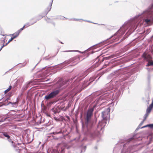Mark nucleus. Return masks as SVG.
Returning <instances> with one entry per match:
<instances>
[{
	"label": "nucleus",
	"instance_id": "nucleus-1",
	"mask_svg": "<svg viewBox=\"0 0 153 153\" xmlns=\"http://www.w3.org/2000/svg\"><path fill=\"white\" fill-rule=\"evenodd\" d=\"M94 110V107L89 108L87 111L86 117L85 119V125L87 129L85 134L92 138L97 136L100 133V131H102L103 132V128L106 123V121L110 117V109L108 108L102 112V117L103 120L99 122L97 130H95L94 127L97 122V118L95 117L94 119H91Z\"/></svg>",
	"mask_w": 153,
	"mask_h": 153
},
{
	"label": "nucleus",
	"instance_id": "nucleus-2",
	"mask_svg": "<svg viewBox=\"0 0 153 153\" xmlns=\"http://www.w3.org/2000/svg\"><path fill=\"white\" fill-rule=\"evenodd\" d=\"M59 92L60 91L59 90L52 91L45 96L44 99L48 100L55 98L56 97Z\"/></svg>",
	"mask_w": 153,
	"mask_h": 153
},
{
	"label": "nucleus",
	"instance_id": "nucleus-3",
	"mask_svg": "<svg viewBox=\"0 0 153 153\" xmlns=\"http://www.w3.org/2000/svg\"><path fill=\"white\" fill-rule=\"evenodd\" d=\"M79 59L78 58L76 57H75L72 58L66 61L63 63H62L60 64V65L61 66V68L64 67L65 65H67L71 62H76L75 64H77L78 62H77L79 60Z\"/></svg>",
	"mask_w": 153,
	"mask_h": 153
},
{
	"label": "nucleus",
	"instance_id": "nucleus-4",
	"mask_svg": "<svg viewBox=\"0 0 153 153\" xmlns=\"http://www.w3.org/2000/svg\"><path fill=\"white\" fill-rule=\"evenodd\" d=\"M116 85H115V86H113V84H112V82L109 83L107 85L105 88L104 89V90H103L102 91L105 90L104 92H105L108 91H110L113 89L114 88H117L118 86H116Z\"/></svg>",
	"mask_w": 153,
	"mask_h": 153
},
{
	"label": "nucleus",
	"instance_id": "nucleus-5",
	"mask_svg": "<svg viewBox=\"0 0 153 153\" xmlns=\"http://www.w3.org/2000/svg\"><path fill=\"white\" fill-rule=\"evenodd\" d=\"M102 43V42H101L99 43L98 44H96L94 45H93V46H92L90 48H88V49H87V50H86L84 52H82L79 51L78 50L66 51H64V52H70L74 51V52H79V53H84L86 51H87L89 49V48H92L93 47H94L97 46V47H100V46H99V45H100Z\"/></svg>",
	"mask_w": 153,
	"mask_h": 153
},
{
	"label": "nucleus",
	"instance_id": "nucleus-6",
	"mask_svg": "<svg viewBox=\"0 0 153 153\" xmlns=\"http://www.w3.org/2000/svg\"><path fill=\"white\" fill-rule=\"evenodd\" d=\"M53 0H52L51 3L50 4L49 6L47 8V10L45 12L46 15L48 12L50 11L51 8V6L52 4L53 1Z\"/></svg>",
	"mask_w": 153,
	"mask_h": 153
},
{
	"label": "nucleus",
	"instance_id": "nucleus-7",
	"mask_svg": "<svg viewBox=\"0 0 153 153\" xmlns=\"http://www.w3.org/2000/svg\"><path fill=\"white\" fill-rule=\"evenodd\" d=\"M153 107V104H150L149 106L147 108L146 111V112L149 114L152 108Z\"/></svg>",
	"mask_w": 153,
	"mask_h": 153
},
{
	"label": "nucleus",
	"instance_id": "nucleus-8",
	"mask_svg": "<svg viewBox=\"0 0 153 153\" xmlns=\"http://www.w3.org/2000/svg\"><path fill=\"white\" fill-rule=\"evenodd\" d=\"M1 133L4 136L7 137V140L10 139L11 137H10V136L8 134L7 132H2Z\"/></svg>",
	"mask_w": 153,
	"mask_h": 153
},
{
	"label": "nucleus",
	"instance_id": "nucleus-9",
	"mask_svg": "<svg viewBox=\"0 0 153 153\" xmlns=\"http://www.w3.org/2000/svg\"><path fill=\"white\" fill-rule=\"evenodd\" d=\"M10 144L13 147H15L16 146V145H19V143H17L15 142L13 139V140L11 141V142L10 143Z\"/></svg>",
	"mask_w": 153,
	"mask_h": 153
},
{
	"label": "nucleus",
	"instance_id": "nucleus-10",
	"mask_svg": "<svg viewBox=\"0 0 153 153\" xmlns=\"http://www.w3.org/2000/svg\"><path fill=\"white\" fill-rule=\"evenodd\" d=\"M125 144L123 145V149L121 153H129L130 150L129 149H127L126 151V148L125 147Z\"/></svg>",
	"mask_w": 153,
	"mask_h": 153
},
{
	"label": "nucleus",
	"instance_id": "nucleus-11",
	"mask_svg": "<svg viewBox=\"0 0 153 153\" xmlns=\"http://www.w3.org/2000/svg\"><path fill=\"white\" fill-rule=\"evenodd\" d=\"M31 83V81L27 82L23 86V88L25 89H26L29 86L30 83Z\"/></svg>",
	"mask_w": 153,
	"mask_h": 153
},
{
	"label": "nucleus",
	"instance_id": "nucleus-12",
	"mask_svg": "<svg viewBox=\"0 0 153 153\" xmlns=\"http://www.w3.org/2000/svg\"><path fill=\"white\" fill-rule=\"evenodd\" d=\"M6 39V37H4V38H1L0 39V45H5L4 44V43L5 42V40Z\"/></svg>",
	"mask_w": 153,
	"mask_h": 153
},
{
	"label": "nucleus",
	"instance_id": "nucleus-13",
	"mask_svg": "<svg viewBox=\"0 0 153 153\" xmlns=\"http://www.w3.org/2000/svg\"><path fill=\"white\" fill-rule=\"evenodd\" d=\"M120 55L118 53H116L115 54H113L111 55H110L109 56L107 57V58L108 59L112 58L117 56H119Z\"/></svg>",
	"mask_w": 153,
	"mask_h": 153
},
{
	"label": "nucleus",
	"instance_id": "nucleus-14",
	"mask_svg": "<svg viewBox=\"0 0 153 153\" xmlns=\"http://www.w3.org/2000/svg\"><path fill=\"white\" fill-rule=\"evenodd\" d=\"M19 34V33L16 32L15 33L12 35V37L11 38L13 39L17 37L18 36Z\"/></svg>",
	"mask_w": 153,
	"mask_h": 153
},
{
	"label": "nucleus",
	"instance_id": "nucleus-15",
	"mask_svg": "<svg viewBox=\"0 0 153 153\" xmlns=\"http://www.w3.org/2000/svg\"><path fill=\"white\" fill-rule=\"evenodd\" d=\"M36 22H37L36 21H35L33 22L32 23L27 22L25 24V25L26 27H27L30 25H33L34 24L36 23Z\"/></svg>",
	"mask_w": 153,
	"mask_h": 153
},
{
	"label": "nucleus",
	"instance_id": "nucleus-16",
	"mask_svg": "<svg viewBox=\"0 0 153 153\" xmlns=\"http://www.w3.org/2000/svg\"><path fill=\"white\" fill-rule=\"evenodd\" d=\"M19 145H16L15 147H13L14 150L18 153H20V149H19V147H18V146Z\"/></svg>",
	"mask_w": 153,
	"mask_h": 153
},
{
	"label": "nucleus",
	"instance_id": "nucleus-17",
	"mask_svg": "<svg viewBox=\"0 0 153 153\" xmlns=\"http://www.w3.org/2000/svg\"><path fill=\"white\" fill-rule=\"evenodd\" d=\"M145 121V120H143L140 123V124L138 126V127L136 129V130H137L138 129H139L140 128H141V127H140V126L143 124Z\"/></svg>",
	"mask_w": 153,
	"mask_h": 153
},
{
	"label": "nucleus",
	"instance_id": "nucleus-18",
	"mask_svg": "<svg viewBox=\"0 0 153 153\" xmlns=\"http://www.w3.org/2000/svg\"><path fill=\"white\" fill-rule=\"evenodd\" d=\"M135 139H137V137H136V135H133L132 137L128 139V142H130L132 140Z\"/></svg>",
	"mask_w": 153,
	"mask_h": 153
},
{
	"label": "nucleus",
	"instance_id": "nucleus-19",
	"mask_svg": "<svg viewBox=\"0 0 153 153\" xmlns=\"http://www.w3.org/2000/svg\"><path fill=\"white\" fill-rule=\"evenodd\" d=\"M11 88H12L11 86L10 85L9 86V87H8V88L4 91L5 94H6L7 92H8L11 89Z\"/></svg>",
	"mask_w": 153,
	"mask_h": 153
},
{
	"label": "nucleus",
	"instance_id": "nucleus-20",
	"mask_svg": "<svg viewBox=\"0 0 153 153\" xmlns=\"http://www.w3.org/2000/svg\"><path fill=\"white\" fill-rule=\"evenodd\" d=\"M153 65V61H149L148 62V63L146 65V66H149L150 65Z\"/></svg>",
	"mask_w": 153,
	"mask_h": 153
},
{
	"label": "nucleus",
	"instance_id": "nucleus-21",
	"mask_svg": "<svg viewBox=\"0 0 153 153\" xmlns=\"http://www.w3.org/2000/svg\"><path fill=\"white\" fill-rule=\"evenodd\" d=\"M86 149V146H84L82 148L80 153H82V152H85Z\"/></svg>",
	"mask_w": 153,
	"mask_h": 153
},
{
	"label": "nucleus",
	"instance_id": "nucleus-22",
	"mask_svg": "<svg viewBox=\"0 0 153 153\" xmlns=\"http://www.w3.org/2000/svg\"><path fill=\"white\" fill-rule=\"evenodd\" d=\"M142 56L145 59L147 60L148 59V57H150V56H147L146 55L145 53H144L143 55Z\"/></svg>",
	"mask_w": 153,
	"mask_h": 153
},
{
	"label": "nucleus",
	"instance_id": "nucleus-23",
	"mask_svg": "<svg viewBox=\"0 0 153 153\" xmlns=\"http://www.w3.org/2000/svg\"><path fill=\"white\" fill-rule=\"evenodd\" d=\"M149 114V113H147L146 112L145 114L144 115V119H143V120H146L147 117L148 116Z\"/></svg>",
	"mask_w": 153,
	"mask_h": 153
},
{
	"label": "nucleus",
	"instance_id": "nucleus-24",
	"mask_svg": "<svg viewBox=\"0 0 153 153\" xmlns=\"http://www.w3.org/2000/svg\"><path fill=\"white\" fill-rule=\"evenodd\" d=\"M109 64V62H105L104 64V68H105L107 66H108V64Z\"/></svg>",
	"mask_w": 153,
	"mask_h": 153
},
{
	"label": "nucleus",
	"instance_id": "nucleus-25",
	"mask_svg": "<svg viewBox=\"0 0 153 153\" xmlns=\"http://www.w3.org/2000/svg\"><path fill=\"white\" fill-rule=\"evenodd\" d=\"M72 19H73L74 20H75V21H80V20H82L83 21V20L82 19H75V18H74L73 19H69V20H72Z\"/></svg>",
	"mask_w": 153,
	"mask_h": 153
},
{
	"label": "nucleus",
	"instance_id": "nucleus-26",
	"mask_svg": "<svg viewBox=\"0 0 153 153\" xmlns=\"http://www.w3.org/2000/svg\"><path fill=\"white\" fill-rule=\"evenodd\" d=\"M45 20L48 22H50L51 21L50 19L48 18H45Z\"/></svg>",
	"mask_w": 153,
	"mask_h": 153
},
{
	"label": "nucleus",
	"instance_id": "nucleus-27",
	"mask_svg": "<svg viewBox=\"0 0 153 153\" xmlns=\"http://www.w3.org/2000/svg\"><path fill=\"white\" fill-rule=\"evenodd\" d=\"M13 39L11 38V39L9 40L8 42L7 43H6V44L5 45V46H6Z\"/></svg>",
	"mask_w": 153,
	"mask_h": 153
},
{
	"label": "nucleus",
	"instance_id": "nucleus-28",
	"mask_svg": "<svg viewBox=\"0 0 153 153\" xmlns=\"http://www.w3.org/2000/svg\"><path fill=\"white\" fill-rule=\"evenodd\" d=\"M62 133L61 132L59 131V132H53L52 133V134H53L55 135V134H60V133Z\"/></svg>",
	"mask_w": 153,
	"mask_h": 153
},
{
	"label": "nucleus",
	"instance_id": "nucleus-29",
	"mask_svg": "<svg viewBox=\"0 0 153 153\" xmlns=\"http://www.w3.org/2000/svg\"><path fill=\"white\" fill-rule=\"evenodd\" d=\"M94 79H95L94 78H90L89 80V81H90V82L94 81Z\"/></svg>",
	"mask_w": 153,
	"mask_h": 153
},
{
	"label": "nucleus",
	"instance_id": "nucleus-30",
	"mask_svg": "<svg viewBox=\"0 0 153 153\" xmlns=\"http://www.w3.org/2000/svg\"><path fill=\"white\" fill-rule=\"evenodd\" d=\"M67 148H65V149H63L62 150V153H63V152L65 151H67L68 150Z\"/></svg>",
	"mask_w": 153,
	"mask_h": 153
},
{
	"label": "nucleus",
	"instance_id": "nucleus-31",
	"mask_svg": "<svg viewBox=\"0 0 153 153\" xmlns=\"http://www.w3.org/2000/svg\"><path fill=\"white\" fill-rule=\"evenodd\" d=\"M150 127V126L149 125V124L147 125H146V126H143L142 127H141V128H145V127Z\"/></svg>",
	"mask_w": 153,
	"mask_h": 153
},
{
	"label": "nucleus",
	"instance_id": "nucleus-32",
	"mask_svg": "<svg viewBox=\"0 0 153 153\" xmlns=\"http://www.w3.org/2000/svg\"><path fill=\"white\" fill-rule=\"evenodd\" d=\"M23 30V28H21L19 29L18 30L16 31L17 32H19V34Z\"/></svg>",
	"mask_w": 153,
	"mask_h": 153
},
{
	"label": "nucleus",
	"instance_id": "nucleus-33",
	"mask_svg": "<svg viewBox=\"0 0 153 153\" xmlns=\"http://www.w3.org/2000/svg\"><path fill=\"white\" fill-rule=\"evenodd\" d=\"M13 139L11 137L10 139H9L7 140L8 142H9V143H10L11 142V141L13 140Z\"/></svg>",
	"mask_w": 153,
	"mask_h": 153
},
{
	"label": "nucleus",
	"instance_id": "nucleus-34",
	"mask_svg": "<svg viewBox=\"0 0 153 153\" xmlns=\"http://www.w3.org/2000/svg\"><path fill=\"white\" fill-rule=\"evenodd\" d=\"M51 110H52V111L53 112H54V114H56L57 113V111H55L54 108H52Z\"/></svg>",
	"mask_w": 153,
	"mask_h": 153
},
{
	"label": "nucleus",
	"instance_id": "nucleus-35",
	"mask_svg": "<svg viewBox=\"0 0 153 153\" xmlns=\"http://www.w3.org/2000/svg\"><path fill=\"white\" fill-rule=\"evenodd\" d=\"M10 104H11L12 105H13V102H9L7 104H4V105H9Z\"/></svg>",
	"mask_w": 153,
	"mask_h": 153
},
{
	"label": "nucleus",
	"instance_id": "nucleus-36",
	"mask_svg": "<svg viewBox=\"0 0 153 153\" xmlns=\"http://www.w3.org/2000/svg\"><path fill=\"white\" fill-rule=\"evenodd\" d=\"M68 82V81H67V80L63 82V84L64 85L65 84H66V83H67V82Z\"/></svg>",
	"mask_w": 153,
	"mask_h": 153
},
{
	"label": "nucleus",
	"instance_id": "nucleus-37",
	"mask_svg": "<svg viewBox=\"0 0 153 153\" xmlns=\"http://www.w3.org/2000/svg\"><path fill=\"white\" fill-rule=\"evenodd\" d=\"M5 119H6V118H4V119L0 120V122H3L5 120Z\"/></svg>",
	"mask_w": 153,
	"mask_h": 153
},
{
	"label": "nucleus",
	"instance_id": "nucleus-38",
	"mask_svg": "<svg viewBox=\"0 0 153 153\" xmlns=\"http://www.w3.org/2000/svg\"><path fill=\"white\" fill-rule=\"evenodd\" d=\"M10 98H6L4 101V102H6V101H7L8 100H10Z\"/></svg>",
	"mask_w": 153,
	"mask_h": 153
},
{
	"label": "nucleus",
	"instance_id": "nucleus-39",
	"mask_svg": "<svg viewBox=\"0 0 153 153\" xmlns=\"http://www.w3.org/2000/svg\"><path fill=\"white\" fill-rule=\"evenodd\" d=\"M149 125L150 126V127L151 128H153V124H149Z\"/></svg>",
	"mask_w": 153,
	"mask_h": 153
},
{
	"label": "nucleus",
	"instance_id": "nucleus-40",
	"mask_svg": "<svg viewBox=\"0 0 153 153\" xmlns=\"http://www.w3.org/2000/svg\"><path fill=\"white\" fill-rule=\"evenodd\" d=\"M83 21H85V22H91V23H93V22H91L90 21H88V20H83ZM94 23V24H95V23Z\"/></svg>",
	"mask_w": 153,
	"mask_h": 153
},
{
	"label": "nucleus",
	"instance_id": "nucleus-41",
	"mask_svg": "<svg viewBox=\"0 0 153 153\" xmlns=\"http://www.w3.org/2000/svg\"><path fill=\"white\" fill-rule=\"evenodd\" d=\"M17 104V103L16 102H13V105H16Z\"/></svg>",
	"mask_w": 153,
	"mask_h": 153
},
{
	"label": "nucleus",
	"instance_id": "nucleus-42",
	"mask_svg": "<svg viewBox=\"0 0 153 153\" xmlns=\"http://www.w3.org/2000/svg\"><path fill=\"white\" fill-rule=\"evenodd\" d=\"M3 134H0V137L1 138H3V137H2V136H3Z\"/></svg>",
	"mask_w": 153,
	"mask_h": 153
},
{
	"label": "nucleus",
	"instance_id": "nucleus-43",
	"mask_svg": "<svg viewBox=\"0 0 153 153\" xmlns=\"http://www.w3.org/2000/svg\"><path fill=\"white\" fill-rule=\"evenodd\" d=\"M61 18H59V19H62L61 18H65V17H63V16H60Z\"/></svg>",
	"mask_w": 153,
	"mask_h": 153
},
{
	"label": "nucleus",
	"instance_id": "nucleus-44",
	"mask_svg": "<svg viewBox=\"0 0 153 153\" xmlns=\"http://www.w3.org/2000/svg\"><path fill=\"white\" fill-rule=\"evenodd\" d=\"M139 139H138L137 140H141L142 139V138L141 137H139Z\"/></svg>",
	"mask_w": 153,
	"mask_h": 153
},
{
	"label": "nucleus",
	"instance_id": "nucleus-45",
	"mask_svg": "<svg viewBox=\"0 0 153 153\" xmlns=\"http://www.w3.org/2000/svg\"><path fill=\"white\" fill-rule=\"evenodd\" d=\"M26 26L25 25L23 26V27L22 28H23V30L24 29V28Z\"/></svg>",
	"mask_w": 153,
	"mask_h": 153
},
{
	"label": "nucleus",
	"instance_id": "nucleus-46",
	"mask_svg": "<svg viewBox=\"0 0 153 153\" xmlns=\"http://www.w3.org/2000/svg\"><path fill=\"white\" fill-rule=\"evenodd\" d=\"M1 35H2V36H4L7 35H6V34L4 35V34H1Z\"/></svg>",
	"mask_w": 153,
	"mask_h": 153
},
{
	"label": "nucleus",
	"instance_id": "nucleus-47",
	"mask_svg": "<svg viewBox=\"0 0 153 153\" xmlns=\"http://www.w3.org/2000/svg\"><path fill=\"white\" fill-rule=\"evenodd\" d=\"M1 102L0 103V107L2 106V105H1Z\"/></svg>",
	"mask_w": 153,
	"mask_h": 153
},
{
	"label": "nucleus",
	"instance_id": "nucleus-48",
	"mask_svg": "<svg viewBox=\"0 0 153 153\" xmlns=\"http://www.w3.org/2000/svg\"><path fill=\"white\" fill-rule=\"evenodd\" d=\"M23 64H24L22 66H24L26 65V63H25V64L24 63Z\"/></svg>",
	"mask_w": 153,
	"mask_h": 153
},
{
	"label": "nucleus",
	"instance_id": "nucleus-49",
	"mask_svg": "<svg viewBox=\"0 0 153 153\" xmlns=\"http://www.w3.org/2000/svg\"><path fill=\"white\" fill-rule=\"evenodd\" d=\"M43 17V16H40V18H42Z\"/></svg>",
	"mask_w": 153,
	"mask_h": 153
},
{
	"label": "nucleus",
	"instance_id": "nucleus-50",
	"mask_svg": "<svg viewBox=\"0 0 153 153\" xmlns=\"http://www.w3.org/2000/svg\"><path fill=\"white\" fill-rule=\"evenodd\" d=\"M74 78H75V77H74L73 79L71 78V80H73V79Z\"/></svg>",
	"mask_w": 153,
	"mask_h": 153
},
{
	"label": "nucleus",
	"instance_id": "nucleus-51",
	"mask_svg": "<svg viewBox=\"0 0 153 153\" xmlns=\"http://www.w3.org/2000/svg\"><path fill=\"white\" fill-rule=\"evenodd\" d=\"M33 19H31L30 20V21H31L32 20H33Z\"/></svg>",
	"mask_w": 153,
	"mask_h": 153
},
{
	"label": "nucleus",
	"instance_id": "nucleus-52",
	"mask_svg": "<svg viewBox=\"0 0 153 153\" xmlns=\"http://www.w3.org/2000/svg\"><path fill=\"white\" fill-rule=\"evenodd\" d=\"M3 99V98L0 99V101L1 100Z\"/></svg>",
	"mask_w": 153,
	"mask_h": 153
},
{
	"label": "nucleus",
	"instance_id": "nucleus-53",
	"mask_svg": "<svg viewBox=\"0 0 153 153\" xmlns=\"http://www.w3.org/2000/svg\"><path fill=\"white\" fill-rule=\"evenodd\" d=\"M117 83H118L117 84H119V82H117Z\"/></svg>",
	"mask_w": 153,
	"mask_h": 153
},
{
	"label": "nucleus",
	"instance_id": "nucleus-54",
	"mask_svg": "<svg viewBox=\"0 0 153 153\" xmlns=\"http://www.w3.org/2000/svg\"><path fill=\"white\" fill-rule=\"evenodd\" d=\"M60 43H62V44H63V43H62V42H60Z\"/></svg>",
	"mask_w": 153,
	"mask_h": 153
},
{
	"label": "nucleus",
	"instance_id": "nucleus-55",
	"mask_svg": "<svg viewBox=\"0 0 153 153\" xmlns=\"http://www.w3.org/2000/svg\"><path fill=\"white\" fill-rule=\"evenodd\" d=\"M69 117L68 116V117H67V118H68Z\"/></svg>",
	"mask_w": 153,
	"mask_h": 153
},
{
	"label": "nucleus",
	"instance_id": "nucleus-56",
	"mask_svg": "<svg viewBox=\"0 0 153 153\" xmlns=\"http://www.w3.org/2000/svg\"><path fill=\"white\" fill-rule=\"evenodd\" d=\"M113 37V36H112L111 37H111Z\"/></svg>",
	"mask_w": 153,
	"mask_h": 153
},
{
	"label": "nucleus",
	"instance_id": "nucleus-57",
	"mask_svg": "<svg viewBox=\"0 0 153 153\" xmlns=\"http://www.w3.org/2000/svg\"><path fill=\"white\" fill-rule=\"evenodd\" d=\"M42 104H41V105H42Z\"/></svg>",
	"mask_w": 153,
	"mask_h": 153
},
{
	"label": "nucleus",
	"instance_id": "nucleus-58",
	"mask_svg": "<svg viewBox=\"0 0 153 153\" xmlns=\"http://www.w3.org/2000/svg\"><path fill=\"white\" fill-rule=\"evenodd\" d=\"M82 127L83 126V124L82 123Z\"/></svg>",
	"mask_w": 153,
	"mask_h": 153
},
{
	"label": "nucleus",
	"instance_id": "nucleus-59",
	"mask_svg": "<svg viewBox=\"0 0 153 153\" xmlns=\"http://www.w3.org/2000/svg\"><path fill=\"white\" fill-rule=\"evenodd\" d=\"M100 78V77L99 78H98V79Z\"/></svg>",
	"mask_w": 153,
	"mask_h": 153
},
{
	"label": "nucleus",
	"instance_id": "nucleus-60",
	"mask_svg": "<svg viewBox=\"0 0 153 153\" xmlns=\"http://www.w3.org/2000/svg\"><path fill=\"white\" fill-rule=\"evenodd\" d=\"M101 133V132L100 131V134Z\"/></svg>",
	"mask_w": 153,
	"mask_h": 153
},
{
	"label": "nucleus",
	"instance_id": "nucleus-61",
	"mask_svg": "<svg viewBox=\"0 0 153 153\" xmlns=\"http://www.w3.org/2000/svg\"><path fill=\"white\" fill-rule=\"evenodd\" d=\"M97 24H98V25H99V24H98V23H97Z\"/></svg>",
	"mask_w": 153,
	"mask_h": 153
},
{
	"label": "nucleus",
	"instance_id": "nucleus-62",
	"mask_svg": "<svg viewBox=\"0 0 153 153\" xmlns=\"http://www.w3.org/2000/svg\"><path fill=\"white\" fill-rule=\"evenodd\" d=\"M70 153V152H69V153Z\"/></svg>",
	"mask_w": 153,
	"mask_h": 153
}]
</instances>
